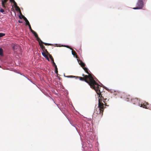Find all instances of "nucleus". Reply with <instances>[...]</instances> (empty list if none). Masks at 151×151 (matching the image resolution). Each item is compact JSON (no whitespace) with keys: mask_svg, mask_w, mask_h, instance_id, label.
Returning <instances> with one entry per match:
<instances>
[{"mask_svg":"<svg viewBox=\"0 0 151 151\" xmlns=\"http://www.w3.org/2000/svg\"><path fill=\"white\" fill-rule=\"evenodd\" d=\"M15 8V9H16V10L17 11L18 10L19 11V12H21V10H20V8H19V7L18 6H16Z\"/></svg>","mask_w":151,"mask_h":151,"instance_id":"nucleus-17","label":"nucleus"},{"mask_svg":"<svg viewBox=\"0 0 151 151\" xmlns=\"http://www.w3.org/2000/svg\"><path fill=\"white\" fill-rule=\"evenodd\" d=\"M18 22L19 23H22V22L20 20H19L18 21Z\"/></svg>","mask_w":151,"mask_h":151,"instance_id":"nucleus-32","label":"nucleus"},{"mask_svg":"<svg viewBox=\"0 0 151 151\" xmlns=\"http://www.w3.org/2000/svg\"><path fill=\"white\" fill-rule=\"evenodd\" d=\"M25 22H26V24L28 26L30 25L29 23L28 20L27 21H26Z\"/></svg>","mask_w":151,"mask_h":151,"instance_id":"nucleus-23","label":"nucleus"},{"mask_svg":"<svg viewBox=\"0 0 151 151\" xmlns=\"http://www.w3.org/2000/svg\"><path fill=\"white\" fill-rule=\"evenodd\" d=\"M40 47L42 49V50L43 51H44V50L46 49L45 47L42 44H40Z\"/></svg>","mask_w":151,"mask_h":151,"instance_id":"nucleus-10","label":"nucleus"},{"mask_svg":"<svg viewBox=\"0 0 151 151\" xmlns=\"http://www.w3.org/2000/svg\"><path fill=\"white\" fill-rule=\"evenodd\" d=\"M44 51H45V52L47 54H49H49H50L49 53V52H48V51H47V50L46 49L44 50Z\"/></svg>","mask_w":151,"mask_h":151,"instance_id":"nucleus-28","label":"nucleus"},{"mask_svg":"<svg viewBox=\"0 0 151 151\" xmlns=\"http://www.w3.org/2000/svg\"><path fill=\"white\" fill-rule=\"evenodd\" d=\"M1 66L0 65V68H1Z\"/></svg>","mask_w":151,"mask_h":151,"instance_id":"nucleus-34","label":"nucleus"},{"mask_svg":"<svg viewBox=\"0 0 151 151\" xmlns=\"http://www.w3.org/2000/svg\"><path fill=\"white\" fill-rule=\"evenodd\" d=\"M1 1L3 8L4 9H6V7L5 5L7 4V2L8 1V0H1Z\"/></svg>","mask_w":151,"mask_h":151,"instance_id":"nucleus-6","label":"nucleus"},{"mask_svg":"<svg viewBox=\"0 0 151 151\" xmlns=\"http://www.w3.org/2000/svg\"><path fill=\"white\" fill-rule=\"evenodd\" d=\"M70 50H72V54L74 56H75V57L77 59V60H78V57L76 52L72 48H70Z\"/></svg>","mask_w":151,"mask_h":151,"instance_id":"nucleus-8","label":"nucleus"},{"mask_svg":"<svg viewBox=\"0 0 151 151\" xmlns=\"http://www.w3.org/2000/svg\"><path fill=\"white\" fill-rule=\"evenodd\" d=\"M78 62L79 63V64L81 65V66L82 67H85V64L81 60H78Z\"/></svg>","mask_w":151,"mask_h":151,"instance_id":"nucleus-9","label":"nucleus"},{"mask_svg":"<svg viewBox=\"0 0 151 151\" xmlns=\"http://www.w3.org/2000/svg\"><path fill=\"white\" fill-rule=\"evenodd\" d=\"M10 2L13 3L15 2L14 0H10Z\"/></svg>","mask_w":151,"mask_h":151,"instance_id":"nucleus-31","label":"nucleus"},{"mask_svg":"<svg viewBox=\"0 0 151 151\" xmlns=\"http://www.w3.org/2000/svg\"><path fill=\"white\" fill-rule=\"evenodd\" d=\"M34 35L35 37H37L38 35L37 34L35 31H34L32 32Z\"/></svg>","mask_w":151,"mask_h":151,"instance_id":"nucleus-14","label":"nucleus"},{"mask_svg":"<svg viewBox=\"0 0 151 151\" xmlns=\"http://www.w3.org/2000/svg\"><path fill=\"white\" fill-rule=\"evenodd\" d=\"M19 13L21 15H19V17L20 19H22V18H23V16H24L22 14L21 12H19Z\"/></svg>","mask_w":151,"mask_h":151,"instance_id":"nucleus-12","label":"nucleus"},{"mask_svg":"<svg viewBox=\"0 0 151 151\" xmlns=\"http://www.w3.org/2000/svg\"><path fill=\"white\" fill-rule=\"evenodd\" d=\"M49 56L50 58L51 59V60L52 61H54L53 58V57L52 56V55H51L49 54Z\"/></svg>","mask_w":151,"mask_h":151,"instance_id":"nucleus-19","label":"nucleus"},{"mask_svg":"<svg viewBox=\"0 0 151 151\" xmlns=\"http://www.w3.org/2000/svg\"><path fill=\"white\" fill-rule=\"evenodd\" d=\"M23 19H24V20L25 22L26 21H27L28 20L24 16H23Z\"/></svg>","mask_w":151,"mask_h":151,"instance_id":"nucleus-29","label":"nucleus"},{"mask_svg":"<svg viewBox=\"0 0 151 151\" xmlns=\"http://www.w3.org/2000/svg\"><path fill=\"white\" fill-rule=\"evenodd\" d=\"M82 76L83 77L78 76H67L66 77L68 78H75L76 79L78 78L79 80L81 81H84L86 82L90 86L91 88H92L93 87H94V86L95 85H97V83L94 80L92 74H89L88 75H85L83 74Z\"/></svg>","mask_w":151,"mask_h":151,"instance_id":"nucleus-1","label":"nucleus"},{"mask_svg":"<svg viewBox=\"0 0 151 151\" xmlns=\"http://www.w3.org/2000/svg\"><path fill=\"white\" fill-rule=\"evenodd\" d=\"M63 46L64 47H67L68 48H69L70 49V48H70V46H68V45H64Z\"/></svg>","mask_w":151,"mask_h":151,"instance_id":"nucleus-27","label":"nucleus"},{"mask_svg":"<svg viewBox=\"0 0 151 151\" xmlns=\"http://www.w3.org/2000/svg\"><path fill=\"white\" fill-rule=\"evenodd\" d=\"M28 26L29 27V29L30 30V31L32 32L34 31L32 29L30 25Z\"/></svg>","mask_w":151,"mask_h":151,"instance_id":"nucleus-20","label":"nucleus"},{"mask_svg":"<svg viewBox=\"0 0 151 151\" xmlns=\"http://www.w3.org/2000/svg\"><path fill=\"white\" fill-rule=\"evenodd\" d=\"M5 35V34L3 33H0V37H2L4 36Z\"/></svg>","mask_w":151,"mask_h":151,"instance_id":"nucleus-21","label":"nucleus"},{"mask_svg":"<svg viewBox=\"0 0 151 151\" xmlns=\"http://www.w3.org/2000/svg\"><path fill=\"white\" fill-rule=\"evenodd\" d=\"M83 69L88 74V75L89 74H91L89 73L88 71V69L87 68L85 67H82Z\"/></svg>","mask_w":151,"mask_h":151,"instance_id":"nucleus-11","label":"nucleus"},{"mask_svg":"<svg viewBox=\"0 0 151 151\" xmlns=\"http://www.w3.org/2000/svg\"><path fill=\"white\" fill-rule=\"evenodd\" d=\"M131 102L133 104H137L141 107L146 109H147L148 108L147 106L148 104L147 103L145 102L143 104H140L139 103V100L137 98H135L132 99Z\"/></svg>","mask_w":151,"mask_h":151,"instance_id":"nucleus-4","label":"nucleus"},{"mask_svg":"<svg viewBox=\"0 0 151 151\" xmlns=\"http://www.w3.org/2000/svg\"><path fill=\"white\" fill-rule=\"evenodd\" d=\"M55 73L57 74H58V69L57 67H55Z\"/></svg>","mask_w":151,"mask_h":151,"instance_id":"nucleus-18","label":"nucleus"},{"mask_svg":"<svg viewBox=\"0 0 151 151\" xmlns=\"http://www.w3.org/2000/svg\"><path fill=\"white\" fill-rule=\"evenodd\" d=\"M14 5L15 6V7L17 6V3L15 2L14 3Z\"/></svg>","mask_w":151,"mask_h":151,"instance_id":"nucleus-26","label":"nucleus"},{"mask_svg":"<svg viewBox=\"0 0 151 151\" xmlns=\"http://www.w3.org/2000/svg\"><path fill=\"white\" fill-rule=\"evenodd\" d=\"M52 63L53 65L55 67H55H57V66L56 65L55 63L54 62V61H52Z\"/></svg>","mask_w":151,"mask_h":151,"instance_id":"nucleus-22","label":"nucleus"},{"mask_svg":"<svg viewBox=\"0 0 151 151\" xmlns=\"http://www.w3.org/2000/svg\"><path fill=\"white\" fill-rule=\"evenodd\" d=\"M97 85H95L94 86V87L92 88L94 89L96 92L97 94L99 95V97L100 98L99 99L100 101V102H102V100H104V102L105 103V105H106V101H109V99H108V93L107 92H105L104 91L102 92L100 91L101 87L97 83Z\"/></svg>","mask_w":151,"mask_h":151,"instance_id":"nucleus-2","label":"nucleus"},{"mask_svg":"<svg viewBox=\"0 0 151 151\" xmlns=\"http://www.w3.org/2000/svg\"><path fill=\"white\" fill-rule=\"evenodd\" d=\"M39 44H44L45 45H50V46L52 45L51 44L48 43L44 42H43L41 40H40L39 41Z\"/></svg>","mask_w":151,"mask_h":151,"instance_id":"nucleus-7","label":"nucleus"},{"mask_svg":"<svg viewBox=\"0 0 151 151\" xmlns=\"http://www.w3.org/2000/svg\"><path fill=\"white\" fill-rule=\"evenodd\" d=\"M12 49L14 50H15L17 49V46L16 45H14L12 47Z\"/></svg>","mask_w":151,"mask_h":151,"instance_id":"nucleus-15","label":"nucleus"},{"mask_svg":"<svg viewBox=\"0 0 151 151\" xmlns=\"http://www.w3.org/2000/svg\"><path fill=\"white\" fill-rule=\"evenodd\" d=\"M0 12L1 13H4V9H1L0 10Z\"/></svg>","mask_w":151,"mask_h":151,"instance_id":"nucleus-25","label":"nucleus"},{"mask_svg":"<svg viewBox=\"0 0 151 151\" xmlns=\"http://www.w3.org/2000/svg\"><path fill=\"white\" fill-rule=\"evenodd\" d=\"M45 58L49 61V58L48 57V56L47 55V57H45Z\"/></svg>","mask_w":151,"mask_h":151,"instance_id":"nucleus-33","label":"nucleus"},{"mask_svg":"<svg viewBox=\"0 0 151 151\" xmlns=\"http://www.w3.org/2000/svg\"><path fill=\"white\" fill-rule=\"evenodd\" d=\"M0 55L3 56V50L1 48H0Z\"/></svg>","mask_w":151,"mask_h":151,"instance_id":"nucleus-13","label":"nucleus"},{"mask_svg":"<svg viewBox=\"0 0 151 151\" xmlns=\"http://www.w3.org/2000/svg\"><path fill=\"white\" fill-rule=\"evenodd\" d=\"M137 7L133 8L134 9H142L144 6V3L143 0H139L137 4Z\"/></svg>","mask_w":151,"mask_h":151,"instance_id":"nucleus-5","label":"nucleus"},{"mask_svg":"<svg viewBox=\"0 0 151 151\" xmlns=\"http://www.w3.org/2000/svg\"><path fill=\"white\" fill-rule=\"evenodd\" d=\"M42 55L44 56L45 58L47 57V55H46L45 52H43L42 53Z\"/></svg>","mask_w":151,"mask_h":151,"instance_id":"nucleus-16","label":"nucleus"},{"mask_svg":"<svg viewBox=\"0 0 151 151\" xmlns=\"http://www.w3.org/2000/svg\"><path fill=\"white\" fill-rule=\"evenodd\" d=\"M23 19H24V20L25 22L26 21H27L28 20L24 16H23Z\"/></svg>","mask_w":151,"mask_h":151,"instance_id":"nucleus-30","label":"nucleus"},{"mask_svg":"<svg viewBox=\"0 0 151 151\" xmlns=\"http://www.w3.org/2000/svg\"><path fill=\"white\" fill-rule=\"evenodd\" d=\"M36 38L38 42L40 40V39L39 37L38 36H37V37H36Z\"/></svg>","mask_w":151,"mask_h":151,"instance_id":"nucleus-24","label":"nucleus"},{"mask_svg":"<svg viewBox=\"0 0 151 151\" xmlns=\"http://www.w3.org/2000/svg\"><path fill=\"white\" fill-rule=\"evenodd\" d=\"M105 108L104 104L102 102H100L99 100L98 107L95 109L94 112L97 114H99L101 116H102L103 115L104 110Z\"/></svg>","mask_w":151,"mask_h":151,"instance_id":"nucleus-3","label":"nucleus"}]
</instances>
